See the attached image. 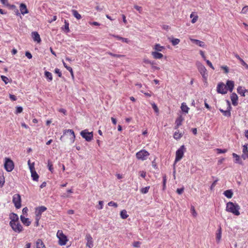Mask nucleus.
<instances>
[{"label":"nucleus","instance_id":"obj_1","mask_svg":"<svg viewBox=\"0 0 248 248\" xmlns=\"http://www.w3.org/2000/svg\"><path fill=\"white\" fill-rule=\"evenodd\" d=\"M240 206L237 203L229 202L226 204V211L235 216L240 215Z\"/></svg>","mask_w":248,"mask_h":248},{"label":"nucleus","instance_id":"obj_2","mask_svg":"<svg viewBox=\"0 0 248 248\" xmlns=\"http://www.w3.org/2000/svg\"><path fill=\"white\" fill-rule=\"evenodd\" d=\"M15 165L14 162L8 157H5L4 159V167L7 172H11L14 169Z\"/></svg>","mask_w":248,"mask_h":248},{"label":"nucleus","instance_id":"obj_3","mask_svg":"<svg viewBox=\"0 0 248 248\" xmlns=\"http://www.w3.org/2000/svg\"><path fill=\"white\" fill-rule=\"evenodd\" d=\"M57 237L59 239V244L60 246H64L66 245L68 241V239L67 236L63 234L62 230L58 231L57 232Z\"/></svg>","mask_w":248,"mask_h":248},{"label":"nucleus","instance_id":"obj_4","mask_svg":"<svg viewBox=\"0 0 248 248\" xmlns=\"http://www.w3.org/2000/svg\"><path fill=\"white\" fill-rule=\"evenodd\" d=\"M149 155L150 154L148 152L142 149L136 153V156L138 160L144 161L147 159Z\"/></svg>","mask_w":248,"mask_h":248},{"label":"nucleus","instance_id":"obj_5","mask_svg":"<svg viewBox=\"0 0 248 248\" xmlns=\"http://www.w3.org/2000/svg\"><path fill=\"white\" fill-rule=\"evenodd\" d=\"M186 148L184 145H182L176 152L175 163L179 161L183 157Z\"/></svg>","mask_w":248,"mask_h":248},{"label":"nucleus","instance_id":"obj_6","mask_svg":"<svg viewBox=\"0 0 248 248\" xmlns=\"http://www.w3.org/2000/svg\"><path fill=\"white\" fill-rule=\"evenodd\" d=\"M81 136L87 141H91L93 139V132H89L87 129H85L80 132Z\"/></svg>","mask_w":248,"mask_h":248},{"label":"nucleus","instance_id":"obj_7","mask_svg":"<svg viewBox=\"0 0 248 248\" xmlns=\"http://www.w3.org/2000/svg\"><path fill=\"white\" fill-rule=\"evenodd\" d=\"M12 201L15 207L17 209H19L21 206V199L20 195L18 194H16L13 195Z\"/></svg>","mask_w":248,"mask_h":248},{"label":"nucleus","instance_id":"obj_8","mask_svg":"<svg viewBox=\"0 0 248 248\" xmlns=\"http://www.w3.org/2000/svg\"><path fill=\"white\" fill-rule=\"evenodd\" d=\"M217 92L219 93L225 94L227 93L228 89L226 85L222 82L218 84L217 87Z\"/></svg>","mask_w":248,"mask_h":248},{"label":"nucleus","instance_id":"obj_9","mask_svg":"<svg viewBox=\"0 0 248 248\" xmlns=\"http://www.w3.org/2000/svg\"><path fill=\"white\" fill-rule=\"evenodd\" d=\"M10 225L12 229L16 232L19 233L22 231V226L19 221L15 222V223H10Z\"/></svg>","mask_w":248,"mask_h":248},{"label":"nucleus","instance_id":"obj_10","mask_svg":"<svg viewBox=\"0 0 248 248\" xmlns=\"http://www.w3.org/2000/svg\"><path fill=\"white\" fill-rule=\"evenodd\" d=\"M226 102L227 103V108L226 110H224L223 109L220 108L219 111L222 113L224 116L226 117H230L231 116V110L232 109V107L231 106V104L229 101L227 100Z\"/></svg>","mask_w":248,"mask_h":248},{"label":"nucleus","instance_id":"obj_11","mask_svg":"<svg viewBox=\"0 0 248 248\" xmlns=\"http://www.w3.org/2000/svg\"><path fill=\"white\" fill-rule=\"evenodd\" d=\"M47 208L44 206H41L38 207H37L35 209V217L40 218L41 217V215L43 212L46 211Z\"/></svg>","mask_w":248,"mask_h":248},{"label":"nucleus","instance_id":"obj_12","mask_svg":"<svg viewBox=\"0 0 248 248\" xmlns=\"http://www.w3.org/2000/svg\"><path fill=\"white\" fill-rule=\"evenodd\" d=\"M199 71L201 74L202 75L203 78L204 80H207V72H206V69L205 67L202 65H201L199 66Z\"/></svg>","mask_w":248,"mask_h":248},{"label":"nucleus","instance_id":"obj_13","mask_svg":"<svg viewBox=\"0 0 248 248\" xmlns=\"http://www.w3.org/2000/svg\"><path fill=\"white\" fill-rule=\"evenodd\" d=\"M87 241L86 246L89 248H92L93 246V238L90 234H87L85 237Z\"/></svg>","mask_w":248,"mask_h":248},{"label":"nucleus","instance_id":"obj_14","mask_svg":"<svg viewBox=\"0 0 248 248\" xmlns=\"http://www.w3.org/2000/svg\"><path fill=\"white\" fill-rule=\"evenodd\" d=\"M184 118L182 115H180L175 120V129H178L180 126L182 124V122L184 121Z\"/></svg>","mask_w":248,"mask_h":248},{"label":"nucleus","instance_id":"obj_15","mask_svg":"<svg viewBox=\"0 0 248 248\" xmlns=\"http://www.w3.org/2000/svg\"><path fill=\"white\" fill-rule=\"evenodd\" d=\"M232 157L234 158V162L240 165H243L241 157L235 153L232 154Z\"/></svg>","mask_w":248,"mask_h":248},{"label":"nucleus","instance_id":"obj_16","mask_svg":"<svg viewBox=\"0 0 248 248\" xmlns=\"http://www.w3.org/2000/svg\"><path fill=\"white\" fill-rule=\"evenodd\" d=\"M67 133H69L72 135V137L70 138V140L72 143H74L76 138L74 131L72 129L65 130L63 131V135L66 134Z\"/></svg>","mask_w":248,"mask_h":248},{"label":"nucleus","instance_id":"obj_17","mask_svg":"<svg viewBox=\"0 0 248 248\" xmlns=\"http://www.w3.org/2000/svg\"><path fill=\"white\" fill-rule=\"evenodd\" d=\"M231 99L232 102V104L236 106L238 105V96L235 93H232L231 95Z\"/></svg>","mask_w":248,"mask_h":248},{"label":"nucleus","instance_id":"obj_18","mask_svg":"<svg viewBox=\"0 0 248 248\" xmlns=\"http://www.w3.org/2000/svg\"><path fill=\"white\" fill-rule=\"evenodd\" d=\"M234 86V83L232 80H228L226 82V85L227 88L228 90H229L230 92H232V91L233 90Z\"/></svg>","mask_w":248,"mask_h":248},{"label":"nucleus","instance_id":"obj_19","mask_svg":"<svg viewBox=\"0 0 248 248\" xmlns=\"http://www.w3.org/2000/svg\"><path fill=\"white\" fill-rule=\"evenodd\" d=\"M31 36L33 40L37 43H40L41 41L40 35L36 31H34L31 33Z\"/></svg>","mask_w":248,"mask_h":248},{"label":"nucleus","instance_id":"obj_20","mask_svg":"<svg viewBox=\"0 0 248 248\" xmlns=\"http://www.w3.org/2000/svg\"><path fill=\"white\" fill-rule=\"evenodd\" d=\"M237 93L242 96H245L246 92H248V90L245 89L242 86H239L237 89Z\"/></svg>","mask_w":248,"mask_h":248},{"label":"nucleus","instance_id":"obj_21","mask_svg":"<svg viewBox=\"0 0 248 248\" xmlns=\"http://www.w3.org/2000/svg\"><path fill=\"white\" fill-rule=\"evenodd\" d=\"M10 219H11L10 223L18 221V217L15 213H12L10 215Z\"/></svg>","mask_w":248,"mask_h":248},{"label":"nucleus","instance_id":"obj_22","mask_svg":"<svg viewBox=\"0 0 248 248\" xmlns=\"http://www.w3.org/2000/svg\"><path fill=\"white\" fill-rule=\"evenodd\" d=\"M190 40L201 47H205L206 46L205 43L200 40L194 39H190Z\"/></svg>","mask_w":248,"mask_h":248},{"label":"nucleus","instance_id":"obj_23","mask_svg":"<svg viewBox=\"0 0 248 248\" xmlns=\"http://www.w3.org/2000/svg\"><path fill=\"white\" fill-rule=\"evenodd\" d=\"M20 10L21 13L24 15L28 13L29 11L27 8L26 5L25 4L21 3L20 5Z\"/></svg>","mask_w":248,"mask_h":248},{"label":"nucleus","instance_id":"obj_24","mask_svg":"<svg viewBox=\"0 0 248 248\" xmlns=\"http://www.w3.org/2000/svg\"><path fill=\"white\" fill-rule=\"evenodd\" d=\"M184 132H180L179 130L175 131L173 134V138L176 140H180L183 136Z\"/></svg>","mask_w":248,"mask_h":248},{"label":"nucleus","instance_id":"obj_25","mask_svg":"<svg viewBox=\"0 0 248 248\" xmlns=\"http://www.w3.org/2000/svg\"><path fill=\"white\" fill-rule=\"evenodd\" d=\"M20 219L22 222L27 226H29L31 223L28 218H26L22 215L20 216Z\"/></svg>","mask_w":248,"mask_h":248},{"label":"nucleus","instance_id":"obj_26","mask_svg":"<svg viewBox=\"0 0 248 248\" xmlns=\"http://www.w3.org/2000/svg\"><path fill=\"white\" fill-rule=\"evenodd\" d=\"M64 25L62 28V30L64 31L66 33L70 32L69 24L67 20H64Z\"/></svg>","mask_w":248,"mask_h":248},{"label":"nucleus","instance_id":"obj_27","mask_svg":"<svg viewBox=\"0 0 248 248\" xmlns=\"http://www.w3.org/2000/svg\"><path fill=\"white\" fill-rule=\"evenodd\" d=\"M36 248H46L45 245L41 239H38L36 241Z\"/></svg>","mask_w":248,"mask_h":248},{"label":"nucleus","instance_id":"obj_28","mask_svg":"<svg viewBox=\"0 0 248 248\" xmlns=\"http://www.w3.org/2000/svg\"><path fill=\"white\" fill-rule=\"evenodd\" d=\"M152 55L155 59H160L163 57L162 54L156 51H153L152 52Z\"/></svg>","mask_w":248,"mask_h":248},{"label":"nucleus","instance_id":"obj_29","mask_svg":"<svg viewBox=\"0 0 248 248\" xmlns=\"http://www.w3.org/2000/svg\"><path fill=\"white\" fill-rule=\"evenodd\" d=\"M110 35L116 38L117 39H118L119 40L122 41L123 42L128 43V42H129V41L128 40V39L122 37L119 35Z\"/></svg>","mask_w":248,"mask_h":248},{"label":"nucleus","instance_id":"obj_30","mask_svg":"<svg viewBox=\"0 0 248 248\" xmlns=\"http://www.w3.org/2000/svg\"><path fill=\"white\" fill-rule=\"evenodd\" d=\"M181 108L182 111L186 113H187L189 109V108L187 106L185 103H183L182 104Z\"/></svg>","mask_w":248,"mask_h":248},{"label":"nucleus","instance_id":"obj_31","mask_svg":"<svg viewBox=\"0 0 248 248\" xmlns=\"http://www.w3.org/2000/svg\"><path fill=\"white\" fill-rule=\"evenodd\" d=\"M31 172V177L33 180L35 181H38L39 179V175L37 173L35 170Z\"/></svg>","mask_w":248,"mask_h":248},{"label":"nucleus","instance_id":"obj_32","mask_svg":"<svg viewBox=\"0 0 248 248\" xmlns=\"http://www.w3.org/2000/svg\"><path fill=\"white\" fill-rule=\"evenodd\" d=\"M224 195L228 198H231L233 195V192L231 190H227L224 192Z\"/></svg>","mask_w":248,"mask_h":248},{"label":"nucleus","instance_id":"obj_33","mask_svg":"<svg viewBox=\"0 0 248 248\" xmlns=\"http://www.w3.org/2000/svg\"><path fill=\"white\" fill-rule=\"evenodd\" d=\"M165 47L163 46H160L159 44H155L154 46V49L156 51V52H159L162 51L163 49H164Z\"/></svg>","mask_w":248,"mask_h":248},{"label":"nucleus","instance_id":"obj_34","mask_svg":"<svg viewBox=\"0 0 248 248\" xmlns=\"http://www.w3.org/2000/svg\"><path fill=\"white\" fill-rule=\"evenodd\" d=\"M45 76L46 78L47 79L48 81H51L52 80V75L50 72L46 71L45 72Z\"/></svg>","mask_w":248,"mask_h":248},{"label":"nucleus","instance_id":"obj_35","mask_svg":"<svg viewBox=\"0 0 248 248\" xmlns=\"http://www.w3.org/2000/svg\"><path fill=\"white\" fill-rule=\"evenodd\" d=\"M120 216L122 218L126 219L128 217L127 211L125 210H123L120 213Z\"/></svg>","mask_w":248,"mask_h":248},{"label":"nucleus","instance_id":"obj_36","mask_svg":"<svg viewBox=\"0 0 248 248\" xmlns=\"http://www.w3.org/2000/svg\"><path fill=\"white\" fill-rule=\"evenodd\" d=\"M5 183V178L3 175V173H0V187H2Z\"/></svg>","mask_w":248,"mask_h":248},{"label":"nucleus","instance_id":"obj_37","mask_svg":"<svg viewBox=\"0 0 248 248\" xmlns=\"http://www.w3.org/2000/svg\"><path fill=\"white\" fill-rule=\"evenodd\" d=\"M190 18H192L193 17V18H192V19L191 20L192 23H195V22H196V21H197L198 18V16L197 15L194 16V12H192L190 14Z\"/></svg>","mask_w":248,"mask_h":248},{"label":"nucleus","instance_id":"obj_38","mask_svg":"<svg viewBox=\"0 0 248 248\" xmlns=\"http://www.w3.org/2000/svg\"><path fill=\"white\" fill-rule=\"evenodd\" d=\"M72 13L73 16L77 19H80L81 18V15L75 10H72Z\"/></svg>","mask_w":248,"mask_h":248},{"label":"nucleus","instance_id":"obj_39","mask_svg":"<svg viewBox=\"0 0 248 248\" xmlns=\"http://www.w3.org/2000/svg\"><path fill=\"white\" fill-rule=\"evenodd\" d=\"M170 41L173 46H175L180 43V40L178 38H172L170 40Z\"/></svg>","mask_w":248,"mask_h":248},{"label":"nucleus","instance_id":"obj_40","mask_svg":"<svg viewBox=\"0 0 248 248\" xmlns=\"http://www.w3.org/2000/svg\"><path fill=\"white\" fill-rule=\"evenodd\" d=\"M107 53L108 54V55L112 56V57H116V58H121V57H124V55H119V54H116L112 53H111L110 52H107Z\"/></svg>","mask_w":248,"mask_h":248},{"label":"nucleus","instance_id":"obj_41","mask_svg":"<svg viewBox=\"0 0 248 248\" xmlns=\"http://www.w3.org/2000/svg\"><path fill=\"white\" fill-rule=\"evenodd\" d=\"M149 188H150L149 186H146L145 187H143L140 189V192L142 194H146V193H148Z\"/></svg>","mask_w":248,"mask_h":248},{"label":"nucleus","instance_id":"obj_42","mask_svg":"<svg viewBox=\"0 0 248 248\" xmlns=\"http://www.w3.org/2000/svg\"><path fill=\"white\" fill-rule=\"evenodd\" d=\"M221 238V229L219 230L218 233L217 234L216 239L217 242H219Z\"/></svg>","mask_w":248,"mask_h":248},{"label":"nucleus","instance_id":"obj_43","mask_svg":"<svg viewBox=\"0 0 248 248\" xmlns=\"http://www.w3.org/2000/svg\"><path fill=\"white\" fill-rule=\"evenodd\" d=\"M167 182V177L165 175L163 176V189H166V185Z\"/></svg>","mask_w":248,"mask_h":248},{"label":"nucleus","instance_id":"obj_44","mask_svg":"<svg viewBox=\"0 0 248 248\" xmlns=\"http://www.w3.org/2000/svg\"><path fill=\"white\" fill-rule=\"evenodd\" d=\"M1 78L6 84L9 82V79L5 76H1Z\"/></svg>","mask_w":248,"mask_h":248},{"label":"nucleus","instance_id":"obj_45","mask_svg":"<svg viewBox=\"0 0 248 248\" xmlns=\"http://www.w3.org/2000/svg\"><path fill=\"white\" fill-rule=\"evenodd\" d=\"M190 211H191V214H192V215L194 217H196L197 215V213L195 209V208L193 206H191V209H190Z\"/></svg>","mask_w":248,"mask_h":248},{"label":"nucleus","instance_id":"obj_46","mask_svg":"<svg viewBox=\"0 0 248 248\" xmlns=\"http://www.w3.org/2000/svg\"><path fill=\"white\" fill-rule=\"evenodd\" d=\"M242 152L244 154L248 153V144H245L243 146Z\"/></svg>","mask_w":248,"mask_h":248},{"label":"nucleus","instance_id":"obj_47","mask_svg":"<svg viewBox=\"0 0 248 248\" xmlns=\"http://www.w3.org/2000/svg\"><path fill=\"white\" fill-rule=\"evenodd\" d=\"M108 204V206H113V207H114L115 208L118 207L117 203L115 202H113V201H111V202H109Z\"/></svg>","mask_w":248,"mask_h":248},{"label":"nucleus","instance_id":"obj_48","mask_svg":"<svg viewBox=\"0 0 248 248\" xmlns=\"http://www.w3.org/2000/svg\"><path fill=\"white\" fill-rule=\"evenodd\" d=\"M248 6H245L242 8L241 13L245 14L248 12Z\"/></svg>","mask_w":248,"mask_h":248},{"label":"nucleus","instance_id":"obj_49","mask_svg":"<svg viewBox=\"0 0 248 248\" xmlns=\"http://www.w3.org/2000/svg\"><path fill=\"white\" fill-rule=\"evenodd\" d=\"M23 111V108L21 107H17L16 108V113L18 114L21 113Z\"/></svg>","mask_w":248,"mask_h":248},{"label":"nucleus","instance_id":"obj_50","mask_svg":"<svg viewBox=\"0 0 248 248\" xmlns=\"http://www.w3.org/2000/svg\"><path fill=\"white\" fill-rule=\"evenodd\" d=\"M62 63H63V66H64V67L68 71H69V72H72V68L71 67H70V66H68L63 61H62Z\"/></svg>","mask_w":248,"mask_h":248},{"label":"nucleus","instance_id":"obj_51","mask_svg":"<svg viewBox=\"0 0 248 248\" xmlns=\"http://www.w3.org/2000/svg\"><path fill=\"white\" fill-rule=\"evenodd\" d=\"M140 245H141V242H140L139 241H136L133 243V246L134 247H136V248L140 247Z\"/></svg>","mask_w":248,"mask_h":248},{"label":"nucleus","instance_id":"obj_52","mask_svg":"<svg viewBox=\"0 0 248 248\" xmlns=\"http://www.w3.org/2000/svg\"><path fill=\"white\" fill-rule=\"evenodd\" d=\"M134 8L138 11L139 12L140 14L142 12V8L141 7L138 6V5H135Z\"/></svg>","mask_w":248,"mask_h":248},{"label":"nucleus","instance_id":"obj_53","mask_svg":"<svg viewBox=\"0 0 248 248\" xmlns=\"http://www.w3.org/2000/svg\"><path fill=\"white\" fill-rule=\"evenodd\" d=\"M217 153L218 154H223L227 152V150L226 149H217Z\"/></svg>","mask_w":248,"mask_h":248},{"label":"nucleus","instance_id":"obj_54","mask_svg":"<svg viewBox=\"0 0 248 248\" xmlns=\"http://www.w3.org/2000/svg\"><path fill=\"white\" fill-rule=\"evenodd\" d=\"M184 188L182 187L181 188H178L176 190V192L178 194L181 195L183 193V192H184Z\"/></svg>","mask_w":248,"mask_h":248},{"label":"nucleus","instance_id":"obj_55","mask_svg":"<svg viewBox=\"0 0 248 248\" xmlns=\"http://www.w3.org/2000/svg\"><path fill=\"white\" fill-rule=\"evenodd\" d=\"M29 169H30V170L31 172L35 170L34 163H33L31 165H29Z\"/></svg>","mask_w":248,"mask_h":248},{"label":"nucleus","instance_id":"obj_56","mask_svg":"<svg viewBox=\"0 0 248 248\" xmlns=\"http://www.w3.org/2000/svg\"><path fill=\"white\" fill-rule=\"evenodd\" d=\"M25 56L29 59H31L32 57L31 54L29 51L26 52Z\"/></svg>","mask_w":248,"mask_h":248},{"label":"nucleus","instance_id":"obj_57","mask_svg":"<svg viewBox=\"0 0 248 248\" xmlns=\"http://www.w3.org/2000/svg\"><path fill=\"white\" fill-rule=\"evenodd\" d=\"M221 68L224 70V72L225 73L227 74V73H229V68L227 66H226V65L222 66L221 67Z\"/></svg>","mask_w":248,"mask_h":248},{"label":"nucleus","instance_id":"obj_58","mask_svg":"<svg viewBox=\"0 0 248 248\" xmlns=\"http://www.w3.org/2000/svg\"><path fill=\"white\" fill-rule=\"evenodd\" d=\"M55 73L57 74L58 75V76L59 77H62V73H61V72L60 71V69H58V68H56L55 69Z\"/></svg>","mask_w":248,"mask_h":248},{"label":"nucleus","instance_id":"obj_59","mask_svg":"<svg viewBox=\"0 0 248 248\" xmlns=\"http://www.w3.org/2000/svg\"><path fill=\"white\" fill-rule=\"evenodd\" d=\"M152 107L155 112H156V113L158 112V108H157V106L155 103L152 104Z\"/></svg>","mask_w":248,"mask_h":248},{"label":"nucleus","instance_id":"obj_60","mask_svg":"<svg viewBox=\"0 0 248 248\" xmlns=\"http://www.w3.org/2000/svg\"><path fill=\"white\" fill-rule=\"evenodd\" d=\"M48 167L49 170L50 171L52 172L53 170V165H52V163H50V162H48Z\"/></svg>","mask_w":248,"mask_h":248},{"label":"nucleus","instance_id":"obj_61","mask_svg":"<svg viewBox=\"0 0 248 248\" xmlns=\"http://www.w3.org/2000/svg\"><path fill=\"white\" fill-rule=\"evenodd\" d=\"M206 62L207 63V64L212 69H214V67L213 66V64H212V63L211 62L208 60H206Z\"/></svg>","mask_w":248,"mask_h":248},{"label":"nucleus","instance_id":"obj_62","mask_svg":"<svg viewBox=\"0 0 248 248\" xmlns=\"http://www.w3.org/2000/svg\"><path fill=\"white\" fill-rule=\"evenodd\" d=\"M140 176L141 177H142V178H145L146 175V172L144 171H141L140 172Z\"/></svg>","mask_w":248,"mask_h":248},{"label":"nucleus","instance_id":"obj_63","mask_svg":"<svg viewBox=\"0 0 248 248\" xmlns=\"http://www.w3.org/2000/svg\"><path fill=\"white\" fill-rule=\"evenodd\" d=\"M9 97L13 101H16L17 99L16 97L13 94H10Z\"/></svg>","mask_w":248,"mask_h":248},{"label":"nucleus","instance_id":"obj_64","mask_svg":"<svg viewBox=\"0 0 248 248\" xmlns=\"http://www.w3.org/2000/svg\"><path fill=\"white\" fill-rule=\"evenodd\" d=\"M58 111L62 113L63 114L66 115V110L65 109L62 108H59Z\"/></svg>","mask_w":248,"mask_h":248}]
</instances>
